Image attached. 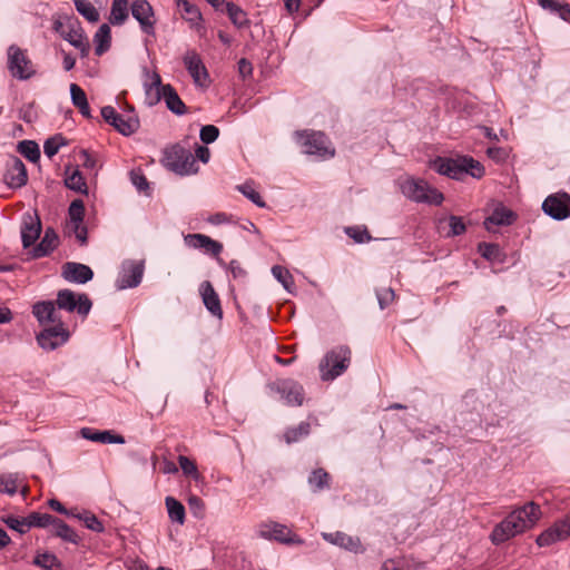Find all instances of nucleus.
I'll return each mask as SVG.
<instances>
[{
    "instance_id": "nucleus-62",
    "label": "nucleus",
    "mask_w": 570,
    "mask_h": 570,
    "mask_svg": "<svg viewBox=\"0 0 570 570\" xmlns=\"http://www.w3.org/2000/svg\"><path fill=\"white\" fill-rule=\"evenodd\" d=\"M80 159L82 161L83 167L90 168V169L95 168L96 159L87 150H82L80 153Z\"/></svg>"
},
{
    "instance_id": "nucleus-17",
    "label": "nucleus",
    "mask_w": 570,
    "mask_h": 570,
    "mask_svg": "<svg viewBox=\"0 0 570 570\" xmlns=\"http://www.w3.org/2000/svg\"><path fill=\"white\" fill-rule=\"evenodd\" d=\"M28 174L24 164L17 156H11L7 161L4 181L10 188H21L27 184Z\"/></svg>"
},
{
    "instance_id": "nucleus-13",
    "label": "nucleus",
    "mask_w": 570,
    "mask_h": 570,
    "mask_svg": "<svg viewBox=\"0 0 570 570\" xmlns=\"http://www.w3.org/2000/svg\"><path fill=\"white\" fill-rule=\"evenodd\" d=\"M542 210L556 220L570 217V195L567 193L549 195L542 203Z\"/></svg>"
},
{
    "instance_id": "nucleus-2",
    "label": "nucleus",
    "mask_w": 570,
    "mask_h": 570,
    "mask_svg": "<svg viewBox=\"0 0 570 570\" xmlns=\"http://www.w3.org/2000/svg\"><path fill=\"white\" fill-rule=\"evenodd\" d=\"M541 517V508L533 501L517 507L502 521L495 524L490 534V540L494 546H500L534 528Z\"/></svg>"
},
{
    "instance_id": "nucleus-20",
    "label": "nucleus",
    "mask_w": 570,
    "mask_h": 570,
    "mask_svg": "<svg viewBox=\"0 0 570 570\" xmlns=\"http://www.w3.org/2000/svg\"><path fill=\"white\" fill-rule=\"evenodd\" d=\"M185 242L189 247L204 249L206 253L218 257L223 250V245L204 234H188Z\"/></svg>"
},
{
    "instance_id": "nucleus-56",
    "label": "nucleus",
    "mask_w": 570,
    "mask_h": 570,
    "mask_svg": "<svg viewBox=\"0 0 570 570\" xmlns=\"http://www.w3.org/2000/svg\"><path fill=\"white\" fill-rule=\"evenodd\" d=\"M70 95H71L72 104L76 107H78V106L82 105L83 102L88 101L86 92L77 83H71L70 85Z\"/></svg>"
},
{
    "instance_id": "nucleus-40",
    "label": "nucleus",
    "mask_w": 570,
    "mask_h": 570,
    "mask_svg": "<svg viewBox=\"0 0 570 570\" xmlns=\"http://www.w3.org/2000/svg\"><path fill=\"white\" fill-rule=\"evenodd\" d=\"M55 517L49 513L32 512L27 517L28 529L32 527L47 528L52 525Z\"/></svg>"
},
{
    "instance_id": "nucleus-55",
    "label": "nucleus",
    "mask_w": 570,
    "mask_h": 570,
    "mask_svg": "<svg viewBox=\"0 0 570 570\" xmlns=\"http://www.w3.org/2000/svg\"><path fill=\"white\" fill-rule=\"evenodd\" d=\"M481 255L487 259H497L500 254V247L497 244L482 243L479 246Z\"/></svg>"
},
{
    "instance_id": "nucleus-35",
    "label": "nucleus",
    "mask_w": 570,
    "mask_h": 570,
    "mask_svg": "<svg viewBox=\"0 0 570 570\" xmlns=\"http://www.w3.org/2000/svg\"><path fill=\"white\" fill-rule=\"evenodd\" d=\"M77 11L89 22L99 20V12L89 0H72Z\"/></svg>"
},
{
    "instance_id": "nucleus-38",
    "label": "nucleus",
    "mask_w": 570,
    "mask_h": 570,
    "mask_svg": "<svg viewBox=\"0 0 570 570\" xmlns=\"http://www.w3.org/2000/svg\"><path fill=\"white\" fill-rule=\"evenodd\" d=\"M33 563L45 570H62L59 559L55 554L48 552L38 554L35 558Z\"/></svg>"
},
{
    "instance_id": "nucleus-29",
    "label": "nucleus",
    "mask_w": 570,
    "mask_h": 570,
    "mask_svg": "<svg viewBox=\"0 0 570 570\" xmlns=\"http://www.w3.org/2000/svg\"><path fill=\"white\" fill-rule=\"evenodd\" d=\"M224 6L228 18L235 27L242 29L249 26L247 13L239 6L234 2H226Z\"/></svg>"
},
{
    "instance_id": "nucleus-32",
    "label": "nucleus",
    "mask_w": 570,
    "mask_h": 570,
    "mask_svg": "<svg viewBox=\"0 0 570 570\" xmlns=\"http://www.w3.org/2000/svg\"><path fill=\"white\" fill-rule=\"evenodd\" d=\"M128 1L114 0L111 4L109 22L114 26H121L128 18Z\"/></svg>"
},
{
    "instance_id": "nucleus-39",
    "label": "nucleus",
    "mask_w": 570,
    "mask_h": 570,
    "mask_svg": "<svg viewBox=\"0 0 570 570\" xmlns=\"http://www.w3.org/2000/svg\"><path fill=\"white\" fill-rule=\"evenodd\" d=\"M328 482L330 474L323 469L314 470L308 478V483L314 492L328 488Z\"/></svg>"
},
{
    "instance_id": "nucleus-60",
    "label": "nucleus",
    "mask_w": 570,
    "mask_h": 570,
    "mask_svg": "<svg viewBox=\"0 0 570 570\" xmlns=\"http://www.w3.org/2000/svg\"><path fill=\"white\" fill-rule=\"evenodd\" d=\"M237 66H238V72L239 75L243 77V78H246L248 76L252 75L253 72V66L252 63L245 59V58H242L238 62H237Z\"/></svg>"
},
{
    "instance_id": "nucleus-26",
    "label": "nucleus",
    "mask_w": 570,
    "mask_h": 570,
    "mask_svg": "<svg viewBox=\"0 0 570 570\" xmlns=\"http://www.w3.org/2000/svg\"><path fill=\"white\" fill-rule=\"evenodd\" d=\"M515 219V215L512 210L504 206L494 208L492 214L485 219L484 226L487 229H491L492 225L495 226H509Z\"/></svg>"
},
{
    "instance_id": "nucleus-23",
    "label": "nucleus",
    "mask_w": 570,
    "mask_h": 570,
    "mask_svg": "<svg viewBox=\"0 0 570 570\" xmlns=\"http://www.w3.org/2000/svg\"><path fill=\"white\" fill-rule=\"evenodd\" d=\"M58 235L53 228L48 227L40 243L31 250L32 258H41L48 256L58 246Z\"/></svg>"
},
{
    "instance_id": "nucleus-54",
    "label": "nucleus",
    "mask_w": 570,
    "mask_h": 570,
    "mask_svg": "<svg viewBox=\"0 0 570 570\" xmlns=\"http://www.w3.org/2000/svg\"><path fill=\"white\" fill-rule=\"evenodd\" d=\"M4 523L12 530L18 531L19 533H26L28 529L27 517L22 519H18L14 517H8L4 519Z\"/></svg>"
},
{
    "instance_id": "nucleus-22",
    "label": "nucleus",
    "mask_w": 570,
    "mask_h": 570,
    "mask_svg": "<svg viewBox=\"0 0 570 570\" xmlns=\"http://www.w3.org/2000/svg\"><path fill=\"white\" fill-rule=\"evenodd\" d=\"M41 222L38 216L27 215L21 226V240L24 248H29L39 238Z\"/></svg>"
},
{
    "instance_id": "nucleus-15",
    "label": "nucleus",
    "mask_w": 570,
    "mask_h": 570,
    "mask_svg": "<svg viewBox=\"0 0 570 570\" xmlns=\"http://www.w3.org/2000/svg\"><path fill=\"white\" fill-rule=\"evenodd\" d=\"M184 65L193 78L196 86L199 87H208L209 86V75L208 71L200 58V56L195 50H189L185 53L183 58Z\"/></svg>"
},
{
    "instance_id": "nucleus-24",
    "label": "nucleus",
    "mask_w": 570,
    "mask_h": 570,
    "mask_svg": "<svg viewBox=\"0 0 570 570\" xmlns=\"http://www.w3.org/2000/svg\"><path fill=\"white\" fill-rule=\"evenodd\" d=\"M146 101L149 106L157 105L165 96V85L157 72H153L150 81L144 83Z\"/></svg>"
},
{
    "instance_id": "nucleus-21",
    "label": "nucleus",
    "mask_w": 570,
    "mask_h": 570,
    "mask_svg": "<svg viewBox=\"0 0 570 570\" xmlns=\"http://www.w3.org/2000/svg\"><path fill=\"white\" fill-rule=\"evenodd\" d=\"M199 292L203 298V303L208 312L218 318L223 317V308L220 305V299L215 292L212 283L209 281H205L200 284Z\"/></svg>"
},
{
    "instance_id": "nucleus-28",
    "label": "nucleus",
    "mask_w": 570,
    "mask_h": 570,
    "mask_svg": "<svg viewBox=\"0 0 570 570\" xmlns=\"http://www.w3.org/2000/svg\"><path fill=\"white\" fill-rule=\"evenodd\" d=\"M51 527V532L53 535L61 538L62 540L71 542L73 544L79 543V535L62 520L55 518V521Z\"/></svg>"
},
{
    "instance_id": "nucleus-25",
    "label": "nucleus",
    "mask_w": 570,
    "mask_h": 570,
    "mask_svg": "<svg viewBox=\"0 0 570 570\" xmlns=\"http://www.w3.org/2000/svg\"><path fill=\"white\" fill-rule=\"evenodd\" d=\"M80 434L83 439L104 444H122L125 439L119 434H114L111 431H98L91 428H82Z\"/></svg>"
},
{
    "instance_id": "nucleus-6",
    "label": "nucleus",
    "mask_w": 570,
    "mask_h": 570,
    "mask_svg": "<svg viewBox=\"0 0 570 570\" xmlns=\"http://www.w3.org/2000/svg\"><path fill=\"white\" fill-rule=\"evenodd\" d=\"M296 139L303 151L307 155L320 158H332L335 155V149L332 147L327 136L321 131H297Z\"/></svg>"
},
{
    "instance_id": "nucleus-27",
    "label": "nucleus",
    "mask_w": 570,
    "mask_h": 570,
    "mask_svg": "<svg viewBox=\"0 0 570 570\" xmlns=\"http://www.w3.org/2000/svg\"><path fill=\"white\" fill-rule=\"evenodd\" d=\"M163 99L165 100L167 108L175 115L181 116L186 114V105L171 85H165V96Z\"/></svg>"
},
{
    "instance_id": "nucleus-4",
    "label": "nucleus",
    "mask_w": 570,
    "mask_h": 570,
    "mask_svg": "<svg viewBox=\"0 0 570 570\" xmlns=\"http://www.w3.org/2000/svg\"><path fill=\"white\" fill-rule=\"evenodd\" d=\"M433 168L440 175H444L453 179H462L464 175H470L473 178H481L484 175L483 165L468 156L459 157L456 159L439 157L435 159Z\"/></svg>"
},
{
    "instance_id": "nucleus-45",
    "label": "nucleus",
    "mask_w": 570,
    "mask_h": 570,
    "mask_svg": "<svg viewBox=\"0 0 570 570\" xmlns=\"http://www.w3.org/2000/svg\"><path fill=\"white\" fill-rule=\"evenodd\" d=\"M66 145V140L61 135L48 138L43 144V153L47 157L52 158L58 154L61 146Z\"/></svg>"
},
{
    "instance_id": "nucleus-43",
    "label": "nucleus",
    "mask_w": 570,
    "mask_h": 570,
    "mask_svg": "<svg viewBox=\"0 0 570 570\" xmlns=\"http://www.w3.org/2000/svg\"><path fill=\"white\" fill-rule=\"evenodd\" d=\"M272 274L286 291L291 292V287L294 285V281L288 269L281 265H274L272 267Z\"/></svg>"
},
{
    "instance_id": "nucleus-30",
    "label": "nucleus",
    "mask_w": 570,
    "mask_h": 570,
    "mask_svg": "<svg viewBox=\"0 0 570 570\" xmlns=\"http://www.w3.org/2000/svg\"><path fill=\"white\" fill-rule=\"evenodd\" d=\"M94 41L96 43L95 53L97 56L104 55L110 47L111 30L107 23H104L97 30Z\"/></svg>"
},
{
    "instance_id": "nucleus-31",
    "label": "nucleus",
    "mask_w": 570,
    "mask_h": 570,
    "mask_svg": "<svg viewBox=\"0 0 570 570\" xmlns=\"http://www.w3.org/2000/svg\"><path fill=\"white\" fill-rule=\"evenodd\" d=\"M65 185L67 188L77 193H81L83 195L88 194L86 180L78 168H75L71 174H68V170L66 171Z\"/></svg>"
},
{
    "instance_id": "nucleus-1",
    "label": "nucleus",
    "mask_w": 570,
    "mask_h": 570,
    "mask_svg": "<svg viewBox=\"0 0 570 570\" xmlns=\"http://www.w3.org/2000/svg\"><path fill=\"white\" fill-rule=\"evenodd\" d=\"M32 314L43 330L37 334V342L43 350L53 351L68 342L70 332L65 325L60 314L55 308L53 301L37 302L32 306Z\"/></svg>"
},
{
    "instance_id": "nucleus-19",
    "label": "nucleus",
    "mask_w": 570,
    "mask_h": 570,
    "mask_svg": "<svg viewBox=\"0 0 570 570\" xmlns=\"http://www.w3.org/2000/svg\"><path fill=\"white\" fill-rule=\"evenodd\" d=\"M61 275L70 283L85 284L92 279L94 272L88 265L68 262L63 264Z\"/></svg>"
},
{
    "instance_id": "nucleus-10",
    "label": "nucleus",
    "mask_w": 570,
    "mask_h": 570,
    "mask_svg": "<svg viewBox=\"0 0 570 570\" xmlns=\"http://www.w3.org/2000/svg\"><path fill=\"white\" fill-rule=\"evenodd\" d=\"M8 69L12 77L26 80L35 75L31 60L26 52L16 45L8 48Z\"/></svg>"
},
{
    "instance_id": "nucleus-41",
    "label": "nucleus",
    "mask_w": 570,
    "mask_h": 570,
    "mask_svg": "<svg viewBox=\"0 0 570 570\" xmlns=\"http://www.w3.org/2000/svg\"><path fill=\"white\" fill-rule=\"evenodd\" d=\"M309 424L302 422L297 428H291L284 433V439L287 444L299 441L302 438L308 435Z\"/></svg>"
},
{
    "instance_id": "nucleus-12",
    "label": "nucleus",
    "mask_w": 570,
    "mask_h": 570,
    "mask_svg": "<svg viewBox=\"0 0 570 570\" xmlns=\"http://www.w3.org/2000/svg\"><path fill=\"white\" fill-rule=\"evenodd\" d=\"M144 261L127 259L122 262L116 285L118 289L137 287L142 279Z\"/></svg>"
},
{
    "instance_id": "nucleus-58",
    "label": "nucleus",
    "mask_w": 570,
    "mask_h": 570,
    "mask_svg": "<svg viewBox=\"0 0 570 570\" xmlns=\"http://www.w3.org/2000/svg\"><path fill=\"white\" fill-rule=\"evenodd\" d=\"M188 505H189V509L191 510V512L197 517L202 515L205 510L204 501L197 495L189 497Z\"/></svg>"
},
{
    "instance_id": "nucleus-9",
    "label": "nucleus",
    "mask_w": 570,
    "mask_h": 570,
    "mask_svg": "<svg viewBox=\"0 0 570 570\" xmlns=\"http://www.w3.org/2000/svg\"><path fill=\"white\" fill-rule=\"evenodd\" d=\"M101 117L124 136H130L139 128V119L134 114L132 107L128 115H121L114 107L105 106L101 108Z\"/></svg>"
},
{
    "instance_id": "nucleus-37",
    "label": "nucleus",
    "mask_w": 570,
    "mask_h": 570,
    "mask_svg": "<svg viewBox=\"0 0 570 570\" xmlns=\"http://www.w3.org/2000/svg\"><path fill=\"white\" fill-rule=\"evenodd\" d=\"M68 215H69L70 223L72 224V226L75 225V227L77 229H79L80 225L83 222V217H85L83 202L81 199L72 200L68 208Z\"/></svg>"
},
{
    "instance_id": "nucleus-63",
    "label": "nucleus",
    "mask_w": 570,
    "mask_h": 570,
    "mask_svg": "<svg viewBox=\"0 0 570 570\" xmlns=\"http://www.w3.org/2000/svg\"><path fill=\"white\" fill-rule=\"evenodd\" d=\"M381 570H403L402 562L394 559H389L383 562Z\"/></svg>"
},
{
    "instance_id": "nucleus-64",
    "label": "nucleus",
    "mask_w": 570,
    "mask_h": 570,
    "mask_svg": "<svg viewBox=\"0 0 570 570\" xmlns=\"http://www.w3.org/2000/svg\"><path fill=\"white\" fill-rule=\"evenodd\" d=\"M557 14L562 20H564L566 22L570 23V4L567 3V2H562L560 8H559V11L557 12Z\"/></svg>"
},
{
    "instance_id": "nucleus-53",
    "label": "nucleus",
    "mask_w": 570,
    "mask_h": 570,
    "mask_svg": "<svg viewBox=\"0 0 570 570\" xmlns=\"http://www.w3.org/2000/svg\"><path fill=\"white\" fill-rule=\"evenodd\" d=\"M130 180L138 191H147L149 188L147 178L140 169L130 171Z\"/></svg>"
},
{
    "instance_id": "nucleus-8",
    "label": "nucleus",
    "mask_w": 570,
    "mask_h": 570,
    "mask_svg": "<svg viewBox=\"0 0 570 570\" xmlns=\"http://www.w3.org/2000/svg\"><path fill=\"white\" fill-rule=\"evenodd\" d=\"M53 303L56 309L59 308L69 313L77 311V313L83 317L89 314L92 306L87 294H76L67 288L58 291L57 298Z\"/></svg>"
},
{
    "instance_id": "nucleus-7",
    "label": "nucleus",
    "mask_w": 570,
    "mask_h": 570,
    "mask_svg": "<svg viewBox=\"0 0 570 570\" xmlns=\"http://www.w3.org/2000/svg\"><path fill=\"white\" fill-rule=\"evenodd\" d=\"M165 163L170 170L179 175H190L198 171L195 156L180 145H175L165 150Z\"/></svg>"
},
{
    "instance_id": "nucleus-51",
    "label": "nucleus",
    "mask_w": 570,
    "mask_h": 570,
    "mask_svg": "<svg viewBox=\"0 0 570 570\" xmlns=\"http://www.w3.org/2000/svg\"><path fill=\"white\" fill-rule=\"evenodd\" d=\"M219 136V129L214 125L203 126L199 132L200 140L204 144L214 142Z\"/></svg>"
},
{
    "instance_id": "nucleus-14",
    "label": "nucleus",
    "mask_w": 570,
    "mask_h": 570,
    "mask_svg": "<svg viewBox=\"0 0 570 570\" xmlns=\"http://www.w3.org/2000/svg\"><path fill=\"white\" fill-rule=\"evenodd\" d=\"M131 14L139 22L140 29L148 36H155L156 19L154 9L147 0H136L131 3Z\"/></svg>"
},
{
    "instance_id": "nucleus-16",
    "label": "nucleus",
    "mask_w": 570,
    "mask_h": 570,
    "mask_svg": "<svg viewBox=\"0 0 570 570\" xmlns=\"http://www.w3.org/2000/svg\"><path fill=\"white\" fill-rule=\"evenodd\" d=\"M570 537V518L556 522L552 527L543 531L538 538L537 543L540 547H548L556 542L563 541Z\"/></svg>"
},
{
    "instance_id": "nucleus-34",
    "label": "nucleus",
    "mask_w": 570,
    "mask_h": 570,
    "mask_svg": "<svg viewBox=\"0 0 570 570\" xmlns=\"http://www.w3.org/2000/svg\"><path fill=\"white\" fill-rule=\"evenodd\" d=\"M63 39L67 40L71 46L79 49L82 57H86L90 50L89 42L81 32L70 30L63 35Z\"/></svg>"
},
{
    "instance_id": "nucleus-48",
    "label": "nucleus",
    "mask_w": 570,
    "mask_h": 570,
    "mask_svg": "<svg viewBox=\"0 0 570 570\" xmlns=\"http://www.w3.org/2000/svg\"><path fill=\"white\" fill-rule=\"evenodd\" d=\"M178 463L184 474L190 475L195 481L200 479L196 464L185 455H179Z\"/></svg>"
},
{
    "instance_id": "nucleus-11",
    "label": "nucleus",
    "mask_w": 570,
    "mask_h": 570,
    "mask_svg": "<svg viewBox=\"0 0 570 570\" xmlns=\"http://www.w3.org/2000/svg\"><path fill=\"white\" fill-rule=\"evenodd\" d=\"M257 533L261 538L276 540L282 543L302 544L303 540L287 525L277 522H264L258 525Z\"/></svg>"
},
{
    "instance_id": "nucleus-3",
    "label": "nucleus",
    "mask_w": 570,
    "mask_h": 570,
    "mask_svg": "<svg viewBox=\"0 0 570 570\" xmlns=\"http://www.w3.org/2000/svg\"><path fill=\"white\" fill-rule=\"evenodd\" d=\"M352 351L347 345H336L328 350L318 363L320 377L331 382L347 371L351 365Z\"/></svg>"
},
{
    "instance_id": "nucleus-36",
    "label": "nucleus",
    "mask_w": 570,
    "mask_h": 570,
    "mask_svg": "<svg viewBox=\"0 0 570 570\" xmlns=\"http://www.w3.org/2000/svg\"><path fill=\"white\" fill-rule=\"evenodd\" d=\"M18 151L31 163H37L40 158V149L33 140H22L18 144Z\"/></svg>"
},
{
    "instance_id": "nucleus-61",
    "label": "nucleus",
    "mask_w": 570,
    "mask_h": 570,
    "mask_svg": "<svg viewBox=\"0 0 570 570\" xmlns=\"http://www.w3.org/2000/svg\"><path fill=\"white\" fill-rule=\"evenodd\" d=\"M210 158V150L206 146H197L195 150V159H199L202 163H208Z\"/></svg>"
},
{
    "instance_id": "nucleus-42",
    "label": "nucleus",
    "mask_w": 570,
    "mask_h": 570,
    "mask_svg": "<svg viewBox=\"0 0 570 570\" xmlns=\"http://www.w3.org/2000/svg\"><path fill=\"white\" fill-rule=\"evenodd\" d=\"M177 6L184 11V18L189 22L195 23L202 20L199 9L188 0H177Z\"/></svg>"
},
{
    "instance_id": "nucleus-44",
    "label": "nucleus",
    "mask_w": 570,
    "mask_h": 570,
    "mask_svg": "<svg viewBox=\"0 0 570 570\" xmlns=\"http://www.w3.org/2000/svg\"><path fill=\"white\" fill-rule=\"evenodd\" d=\"M237 189L258 207L264 208L266 206L259 193L254 188L252 184L245 183L243 185L237 186Z\"/></svg>"
},
{
    "instance_id": "nucleus-52",
    "label": "nucleus",
    "mask_w": 570,
    "mask_h": 570,
    "mask_svg": "<svg viewBox=\"0 0 570 570\" xmlns=\"http://www.w3.org/2000/svg\"><path fill=\"white\" fill-rule=\"evenodd\" d=\"M376 297L381 309L386 308L395 298V293L391 287L376 291Z\"/></svg>"
},
{
    "instance_id": "nucleus-46",
    "label": "nucleus",
    "mask_w": 570,
    "mask_h": 570,
    "mask_svg": "<svg viewBox=\"0 0 570 570\" xmlns=\"http://www.w3.org/2000/svg\"><path fill=\"white\" fill-rule=\"evenodd\" d=\"M345 233L348 237L353 238L354 242L358 244L367 243L372 239V236L370 235L366 227H346Z\"/></svg>"
},
{
    "instance_id": "nucleus-5",
    "label": "nucleus",
    "mask_w": 570,
    "mask_h": 570,
    "mask_svg": "<svg viewBox=\"0 0 570 570\" xmlns=\"http://www.w3.org/2000/svg\"><path fill=\"white\" fill-rule=\"evenodd\" d=\"M400 189L407 199L414 203L440 206L444 200L441 191L421 178L409 176L400 179Z\"/></svg>"
},
{
    "instance_id": "nucleus-18",
    "label": "nucleus",
    "mask_w": 570,
    "mask_h": 570,
    "mask_svg": "<svg viewBox=\"0 0 570 570\" xmlns=\"http://www.w3.org/2000/svg\"><path fill=\"white\" fill-rule=\"evenodd\" d=\"M322 537L328 543L341 547L347 551L354 553H361L364 551V548L358 537H352L341 531L323 532Z\"/></svg>"
},
{
    "instance_id": "nucleus-50",
    "label": "nucleus",
    "mask_w": 570,
    "mask_h": 570,
    "mask_svg": "<svg viewBox=\"0 0 570 570\" xmlns=\"http://www.w3.org/2000/svg\"><path fill=\"white\" fill-rule=\"evenodd\" d=\"M449 227H450V230L446 233V236H449V237L462 235L466 229L465 224L462 220V218L459 216H454V215H451L449 217Z\"/></svg>"
},
{
    "instance_id": "nucleus-47",
    "label": "nucleus",
    "mask_w": 570,
    "mask_h": 570,
    "mask_svg": "<svg viewBox=\"0 0 570 570\" xmlns=\"http://www.w3.org/2000/svg\"><path fill=\"white\" fill-rule=\"evenodd\" d=\"M73 517L81 520L89 530L95 532H102L105 530L102 523L92 513L85 512L83 514H75Z\"/></svg>"
},
{
    "instance_id": "nucleus-49",
    "label": "nucleus",
    "mask_w": 570,
    "mask_h": 570,
    "mask_svg": "<svg viewBox=\"0 0 570 570\" xmlns=\"http://www.w3.org/2000/svg\"><path fill=\"white\" fill-rule=\"evenodd\" d=\"M0 491L13 495L18 491L17 476L13 474L0 475Z\"/></svg>"
},
{
    "instance_id": "nucleus-57",
    "label": "nucleus",
    "mask_w": 570,
    "mask_h": 570,
    "mask_svg": "<svg viewBox=\"0 0 570 570\" xmlns=\"http://www.w3.org/2000/svg\"><path fill=\"white\" fill-rule=\"evenodd\" d=\"M228 268L235 279H239L243 283L245 282L247 272L240 266L238 261H230Z\"/></svg>"
},
{
    "instance_id": "nucleus-33",
    "label": "nucleus",
    "mask_w": 570,
    "mask_h": 570,
    "mask_svg": "<svg viewBox=\"0 0 570 570\" xmlns=\"http://www.w3.org/2000/svg\"><path fill=\"white\" fill-rule=\"evenodd\" d=\"M165 503L170 521L178 524H184L186 515L185 507L173 497H167Z\"/></svg>"
},
{
    "instance_id": "nucleus-59",
    "label": "nucleus",
    "mask_w": 570,
    "mask_h": 570,
    "mask_svg": "<svg viewBox=\"0 0 570 570\" xmlns=\"http://www.w3.org/2000/svg\"><path fill=\"white\" fill-rule=\"evenodd\" d=\"M537 2L542 9L556 14L559 11V8L562 3L557 0H537Z\"/></svg>"
}]
</instances>
